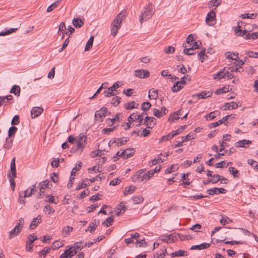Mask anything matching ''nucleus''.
I'll return each instance as SVG.
<instances>
[{"label": "nucleus", "mask_w": 258, "mask_h": 258, "mask_svg": "<svg viewBox=\"0 0 258 258\" xmlns=\"http://www.w3.org/2000/svg\"><path fill=\"white\" fill-rule=\"evenodd\" d=\"M103 94L105 97H110L116 94L115 93H113L112 89L110 88H108L107 90L104 91Z\"/></svg>", "instance_id": "f704fd0d"}, {"label": "nucleus", "mask_w": 258, "mask_h": 258, "mask_svg": "<svg viewBox=\"0 0 258 258\" xmlns=\"http://www.w3.org/2000/svg\"><path fill=\"white\" fill-rule=\"evenodd\" d=\"M73 230V227L67 226L63 228L62 231L66 235H69L70 232Z\"/></svg>", "instance_id": "0e129e2a"}, {"label": "nucleus", "mask_w": 258, "mask_h": 258, "mask_svg": "<svg viewBox=\"0 0 258 258\" xmlns=\"http://www.w3.org/2000/svg\"><path fill=\"white\" fill-rule=\"evenodd\" d=\"M154 175V172L152 170L148 171L146 173H144V179L145 181H148Z\"/></svg>", "instance_id": "49530a36"}, {"label": "nucleus", "mask_w": 258, "mask_h": 258, "mask_svg": "<svg viewBox=\"0 0 258 258\" xmlns=\"http://www.w3.org/2000/svg\"><path fill=\"white\" fill-rule=\"evenodd\" d=\"M132 200L134 204H138L143 201V197L138 196L133 197Z\"/></svg>", "instance_id": "e433bc0d"}, {"label": "nucleus", "mask_w": 258, "mask_h": 258, "mask_svg": "<svg viewBox=\"0 0 258 258\" xmlns=\"http://www.w3.org/2000/svg\"><path fill=\"white\" fill-rule=\"evenodd\" d=\"M116 215L119 216L121 214H123L125 211V204L123 202H121L115 208Z\"/></svg>", "instance_id": "dca6fc26"}, {"label": "nucleus", "mask_w": 258, "mask_h": 258, "mask_svg": "<svg viewBox=\"0 0 258 258\" xmlns=\"http://www.w3.org/2000/svg\"><path fill=\"white\" fill-rule=\"evenodd\" d=\"M220 175L218 174H213L211 179H209V182H211L212 183H216L220 181Z\"/></svg>", "instance_id": "72a5a7b5"}, {"label": "nucleus", "mask_w": 258, "mask_h": 258, "mask_svg": "<svg viewBox=\"0 0 258 258\" xmlns=\"http://www.w3.org/2000/svg\"><path fill=\"white\" fill-rule=\"evenodd\" d=\"M135 76L140 78H147L149 77V71L144 70H138L135 71Z\"/></svg>", "instance_id": "9b49d317"}, {"label": "nucleus", "mask_w": 258, "mask_h": 258, "mask_svg": "<svg viewBox=\"0 0 258 258\" xmlns=\"http://www.w3.org/2000/svg\"><path fill=\"white\" fill-rule=\"evenodd\" d=\"M238 107V103L234 102H231L230 103H226L225 104V110L228 109H236Z\"/></svg>", "instance_id": "5701e85b"}, {"label": "nucleus", "mask_w": 258, "mask_h": 258, "mask_svg": "<svg viewBox=\"0 0 258 258\" xmlns=\"http://www.w3.org/2000/svg\"><path fill=\"white\" fill-rule=\"evenodd\" d=\"M221 3V0H211L209 3V7H218Z\"/></svg>", "instance_id": "2f4dec72"}, {"label": "nucleus", "mask_w": 258, "mask_h": 258, "mask_svg": "<svg viewBox=\"0 0 258 258\" xmlns=\"http://www.w3.org/2000/svg\"><path fill=\"white\" fill-rule=\"evenodd\" d=\"M113 221V219L111 217H110L103 221L102 224L105 225L106 227H108L112 224Z\"/></svg>", "instance_id": "ea45409f"}, {"label": "nucleus", "mask_w": 258, "mask_h": 258, "mask_svg": "<svg viewBox=\"0 0 258 258\" xmlns=\"http://www.w3.org/2000/svg\"><path fill=\"white\" fill-rule=\"evenodd\" d=\"M165 160L164 159L158 157V158H155L152 161V165H156L160 162H162Z\"/></svg>", "instance_id": "bf43d9fd"}, {"label": "nucleus", "mask_w": 258, "mask_h": 258, "mask_svg": "<svg viewBox=\"0 0 258 258\" xmlns=\"http://www.w3.org/2000/svg\"><path fill=\"white\" fill-rule=\"evenodd\" d=\"M73 24L76 28H80L81 27L84 23L83 21L79 18H74L73 20Z\"/></svg>", "instance_id": "a878e982"}, {"label": "nucleus", "mask_w": 258, "mask_h": 258, "mask_svg": "<svg viewBox=\"0 0 258 258\" xmlns=\"http://www.w3.org/2000/svg\"><path fill=\"white\" fill-rule=\"evenodd\" d=\"M50 248L49 247H45L39 252V255L40 257L42 256L43 258H44L46 254L50 252Z\"/></svg>", "instance_id": "7c9ffc66"}, {"label": "nucleus", "mask_w": 258, "mask_h": 258, "mask_svg": "<svg viewBox=\"0 0 258 258\" xmlns=\"http://www.w3.org/2000/svg\"><path fill=\"white\" fill-rule=\"evenodd\" d=\"M89 184H90V183L89 182L88 179L85 178L82 181V182L81 183V185H78L76 186V189L77 190H80L81 189H82L83 188H85Z\"/></svg>", "instance_id": "393cba45"}, {"label": "nucleus", "mask_w": 258, "mask_h": 258, "mask_svg": "<svg viewBox=\"0 0 258 258\" xmlns=\"http://www.w3.org/2000/svg\"><path fill=\"white\" fill-rule=\"evenodd\" d=\"M216 75H217V76H218L219 78V79H222V78H225V76H226V68H224V69L223 70V71H221L219 72V73H218Z\"/></svg>", "instance_id": "3c124183"}, {"label": "nucleus", "mask_w": 258, "mask_h": 258, "mask_svg": "<svg viewBox=\"0 0 258 258\" xmlns=\"http://www.w3.org/2000/svg\"><path fill=\"white\" fill-rule=\"evenodd\" d=\"M147 114L145 112H143L142 114H139L137 117V120H139V123L137 125V126H140L142 124L143 120L144 115Z\"/></svg>", "instance_id": "603ef678"}, {"label": "nucleus", "mask_w": 258, "mask_h": 258, "mask_svg": "<svg viewBox=\"0 0 258 258\" xmlns=\"http://www.w3.org/2000/svg\"><path fill=\"white\" fill-rule=\"evenodd\" d=\"M229 172L233 175L234 177H238V176L237 175V174L239 172V171L235 169L233 167H231L229 168Z\"/></svg>", "instance_id": "a19ab883"}, {"label": "nucleus", "mask_w": 258, "mask_h": 258, "mask_svg": "<svg viewBox=\"0 0 258 258\" xmlns=\"http://www.w3.org/2000/svg\"><path fill=\"white\" fill-rule=\"evenodd\" d=\"M61 1V0H57L54 2L52 4H51L50 6H49L47 8V12H50L52 11H53V9H54L55 8L57 7L59 5Z\"/></svg>", "instance_id": "bb28decb"}, {"label": "nucleus", "mask_w": 258, "mask_h": 258, "mask_svg": "<svg viewBox=\"0 0 258 258\" xmlns=\"http://www.w3.org/2000/svg\"><path fill=\"white\" fill-rule=\"evenodd\" d=\"M135 102L132 101L127 103L125 105V108L126 109H132L134 108H137V107L135 106Z\"/></svg>", "instance_id": "4d7b16f0"}, {"label": "nucleus", "mask_w": 258, "mask_h": 258, "mask_svg": "<svg viewBox=\"0 0 258 258\" xmlns=\"http://www.w3.org/2000/svg\"><path fill=\"white\" fill-rule=\"evenodd\" d=\"M183 47L184 48L183 52L187 55H193L195 53H190L189 51H193L195 49L198 48L199 47V45L198 42H194L192 43V46L189 48H187L188 46H187V44H183Z\"/></svg>", "instance_id": "6e6552de"}, {"label": "nucleus", "mask_w": 258, "mask_h": 258, "mask_svg": "<svg viewBox=\"0 0 258 258\" xmlns=\"http://www.w3.org/2000/svg\"><path fill=\"white\" fill-rule=\"evenodd\" d=\"M18 29L17 28H10L8 30H6L5 32H0V36H6L7 35H9L12 33L15 32Z\"/></svg>", "instance_id": "4c0bfd02"}, {"label": "nucleus", "mask_w": 258, "mask_h": 258, "mask_svg": "<svg viewBox=\"0 0 258 258\" xmlns=\"http://www.w3.org/2000/svg\"><path fill=\"white\" fill-rule=\"evenodd\" d=\"M251 143L250 140H242L236 143V146L237 147L245 148V145L250 144Z\"/></svg>", "instance_id": "b1692460"}, {"label": "nucleus", "mask_w": 258, "mask_h": 258, "mask_svg": "<svg viewBox=\"0 0 258 258\" xmlns=\"http://www.w3.org/2000/svg\"><path fill=\"white\" fill-rule=\"evenodd\" d=\"M135 189V186H134L133 185H131L129 187L125 188L124 191V194L125 195H126L127 194H132V192H134Z\"/></svg>", "instance_id": "37998d69"}, {"label": "nucleus", "mask_w": 258, "mask_h": 258, "mask_svg": "<svg viewBox=\"0 0 258 258\" xmlns=\"http://www.w3.org/2000/svg\"><path fill=\"white\" fill-rule=\"evenodd\" d=\"M41 222V218L40 215H38L37 217L34 218L32 221L31 222L29 228L30 229H34L36 226Z\"/></svg>", "instance_id": "a211bd4d"}, {"label": "nucleus", "mask_w": 258, "mask_h": 258, "mask_svg": "<svg viewBox=\"0 0 258 258\" xmlns=\"http://www.w3.org/2000/svg\"><path fill=\"white\" fill-rule=\"evenodd\" d=\"M124 152H125V156H124V159H125L132 156L135 153V151L133 148H130L124 150Z\"/></svg>", "instance_id": "c85d7f7f"}, {"label": "nucleus", "mask_w": 258, "mask_h": 258, "mask_svg": "<svg viewBox=\"0 0 258 258\" xmlns=\"http://www.w3.org/2000/svg\"><path fill=\"white\" fill-rule=\"evenodd\" d=\"M96 227L97 225L96 224L95 220H94V222L90 223L88 229L90 231V232H93L96 229Z\"/></svg>", "instance_id": "09e8293b"}, {"label": "nucleus", "mask_w": 258, "mask_h": 258, "mask_svg": "<svg viewBox=\"0 0 258 258\" xmlns=\"http://www.w3.org/2000/svg\"><path fill=\"white\" fill-rule=\"evenodd\" d=\"M110 113L108 112L106 107H103L99 110L95 112V120L98 121L99 122H101L102 121V117H105L107 116L108 114H109Z\"/></svg>", "instance_id": "423d86ee"}, {"label": "nucleus", "mask_w": 258, "mask_h": 258, "mask_svg": "<svg viewBox=\"0 0 258 258\" xmlns=\"http://www.w3.org/2000/svg\"><path fill=\"white\" fill-rule=\"evenodd\" d=\"M194 40V35L192 34L188 35L187 38H186V43L184 44H187V45H189V44L192 43Z\"/></svg>", "instance_id": "5fc2aeb1"}, {"label": "nucleus", "mask_w": 258, "mask_h": 258, "mask_svg": "<svg viewBox=\"0 0 258 258\" xmlns=\"http://www.w3.org/2000/svg\"><path fill=\"white\" fill-rule=\"evenodd\" d=\"M90 191L88 189L84 190L83 191L81 192L80 196L79 197V199H83L85 197L88 196L89 195Z\"/></svg>", "instance_id": "338daca9"}, {"label": "nucleus", "mask_w": 258, "mask_h": 258, "mask_svg": "<svg viewBox=\"0 0 258 258\" xmlns=\"http://www.w3.org/2000/svg\"><path fill=\"white\" fill-rule=\"evenodd\" d=\"M120 100L121 98L117 96L115 97L112 99L111 104H112L114 106H117L118 104L120 103Z\"/></svg>", "instance_id": "a18cd8bd"}, {"label": "nucleus", "mask_w": 258, "mask_h": 258, "mask_svg": "<svg viewBox=\"0 0 258 258\" xmlns=\"http://www.w3.org/2000/svg\"><path fill=\"white\" fill-rule=\"evenodd\" d=\"M257 16V14L252 13V14H242L240 16V17L242 19H253L256 18Z\"/></svg>", "instance_id": "473e14b6"}, {"label": "nucleus", "mask_w": 258, "mask_h": 258, "mask_svg": "<svg viewBox=\"0 0 258 258\" xmlns=\"http://www.w3.org/2000/svg\"><path fill=\"white\" fill-rule=\"evenodd\" d=\"M148 97L150 99L156 100L158 98L157 91L154 88L149 90Z\"/></svg>", "instance_id": "4be33fe9"}, {"label": "nucleus", "mask_w": 258, "mask_h": 258, "mask_svg": "<svg viewBox=\"0 0 258 258\" xmlns=\"http://www.w3.org/2000/svg\"><path fill=\"white\" fill-rule=\"evenodd\" d=\"M43 211L45 213H47V214L49 215L51 213H54L55 210L53 208H52L50 205H46L44 207Z\"/></svg>", "instance_id": "58836bf2"}, {"label": "nucleus", "mask_w": 258, "mask_h": 258, "mask_svg": "<svg viewBox=\"0 0 258 258\" xmlns=\"http://www.w3.org/2000/svg\"><path fill=\"white\" fill-rule=\"evenodd\" d=\"M10 93L14 94L15 95H18L19 96L20 93V87L16 85L13 86L10 90Z\"/></svg>", "instance_id": "c756f323"}, {"label": "nucleus", "mask_w": 258, "mask_h": 258, "mask_svg": "<svg viewBox=\"0 0 258 258\" xmlns=\"http://www.w3.org/2000/svg\"><path fill=\"white\" fill-rule=\"evenodd\" d=\"M246 54L249 57L258 58V52L249 51H247Z\"/></svg>", "instance_id": "69168bd1"}, {"label": "nucleus", "mask_w": 258, "mask_h": 258, "mask_svg": "<svg viewBox=\"0 0 258 258\" xmlns=\"http://www.w3.org/2000/svg\"><path fill=\"white\" fill-rule=\"evenodd\" d=\"M19 116L18 115H15L11 121V124L13 125H17L19 123Z\"/></svg>", "instance_id": "680f3d73"}, {"label": "nucleus", "mask_w": 258, "mask_h": 258, "mask_svg": "<svg viewBox=\"0 0 258 258\" xmlns=\"http://www.w3.org/2000/svg\"><path fill=\"white\" fill-rule=\"evenodd\" d=\"M24 224V220L23 218H21L15 227L9 232V238L11 239L13 237L18 235L22 230Z\"/></svg>", "instance_id": "20e7f679"}, {"label": "nucleus", "mask_w": 258, "mask_h": 258, "mask_svg": "<svg viewBox=\"0 0 258 258\" xmlns=\"http://www.w3.org/2000/svg\"><path fill=\"white\" fill-rule=\"evenodd\" d=\"M77 147L75 149V151L78 150H83V149L86 146V137L83 134H81L79 135L77 139Z\"/></svg>", "instance_id": "39448f33"}, {"label": "nucleus", "mask_w": 258, "mask_h": 258, "mask_svg": "<svg viewBox=\"0 0 258 258\" xmlns=\"http://www.w3.org/2000/svg\"><path fill=\"white\" fill-rule=\"evenodd\" d=\"M228 91V89L226 87H223L220 89H217L215 92V93L217 95H219L223 93H226Z\"/></svg>", "instance_id": "8fccbe9b"}, {"label": "nucleus", "mask_w": 258, "mask_h": 258, "mask_svg": "<svg viewBox=\"0 0 258 258\" xmlns=\"http://www.w3.org/2000/svg\"><path fill=\"white\" fill-rule=\"evenodd\" d=\"M127 142V140L124 139L123 138L120 139H115L113 140H111L109 142V146L112 145L114 143L116 144L117 146L124 145Z\"/></svg>", "instance_id": "4468645a"}, {"label": "nucleus", "mask_w": 258, "mask_h": 258, "mask_svg": "<svg viewBox=\"0 0 258 258\" xmlns=\"http://www.w3.org/2000/svg\"><path fill=\"white\" fill-rule=\"evenodd\" d=\"M35 187L36 184H34L31 187H30L29 189H27L25 191H23V197L26 198L31 196V195L33 194V191L35 190Z\"/></svg>", "instance_id": "aec40b11"}, {"label": "nucleus", "mask_w": 258, "mask_h": 258, "mask_svg": "<svg viewBox=\"0 0 258 258\" xmlns=\"http://www.w3.org/2000/svg\"><path fill=\"white\" fill-rule=\"evenodd\" d=\"M154 12L151 5L149 4L146 6L144 7V10L141 13L139 18L140 22L142 23L143 22L149 20L152 16Z\"/></svg>", "instance_id": "f03ea898"}, {"label": "nucleus", "mask_w": 258, "mask_h": 258, "mask_svg": "<svg viewBox=\"0 0 258 258\" xmlns=\"http://www.w3.org/2000/svg\"><path fill=\"white\" fill-rule=\"evenodd\" d=\"M210 246V244L209 243H201V244H199V245H192L190 249H196V250L204 249H206V248L209 247Z\"/></svg>", "instance_id": "6ab92c4d"}, {"label": "nucleus", "mask_w": 258, "mask_h": 258, "mask_svg": "<svg viewBox=\"0 0 258 258\" xmlns=\"http://www.w3.org/2000/svg\"><path fill=\"white\" fill-rule=\"evenodd\" d=\"M37 239L36 236L34 235V234H30L28 236V240L27 241V246L26 249L27 251H31L32 250L33 243L35 240Z\"/></svg>", "instance_id": "9d476101"}, {"label": "nucleus", "mask_w": 258, "mask_h": 258, "mask_svg": "<svg viewBox=\"0 0 258 258\" xmlns=\"http://www.w3.org/2000/svg\"><path fill=\"white\" fill-rule=\"evenodd\" d=\"M205 50L204 49L198 53V56L199 57V59L201 62L204 61V60L205 59Z\"/></svg>", "instance_id": "13d9d810"}, {"label": "nucleus", "mask_w": 258, "mask_h": 258, "mask_svg": "<svg viewBox=\"0 0 258 258\" xmlns=\"http://www.w3.org/2000/svg\"><path fill=\"white\" fill-rule=\"evenodd\" d=\"M149 128H151L156 124L155 118L153 117H151L148 121Z\"/></svg>", "instance_id": "774afa93"}, {"label": "nucleus", "mask_w": 258, "mask_h": 258, "mask_svg": "<svg viewBox=\"0 0 258 258\" xmlns=\"http://www.w3.org/2000/svg\"><path fill=\"white\" fill-rule=\"evenodd\" d=\"M207 192L210 195H213L214 194L218 195L219 194H225L226 192V190L223 188H211L207 190Z\"/></svg>", "instance_id": "ddd939ff"}, {"label": "nucleus", "mask_w": 258, "mask_h": 258, "mask_svg": "<svg viewBox=\"0 0 258 258\" xmlns=\"http://www.w3.org/2000/svg\"><path fill=\"white\" fill-rule=\"evenodd\" d=\"M229 116H230L229 115L225 116L223 117L221 119L218 120V121L212 123L209 125L210 127V128L215 127L222 123H224L225 125H227L228 122H227L226 123H225V122L227 120V119Z\"/></svg>", "instance_id": "2eb2a0df"}, {"label": "nucleus", "mask_w": 258, "mask_h": 258, "mask_svg": "<svg viewBox=\"0 0 258 258\" xmlns=\"http://www.w3.org/2000/svg\"><path fill=\"white\" fill-rule=\"evenodd\" d=\"M153 114L155 116L158 118H160L162 116V111L156 108L153 109Z\"/></svg>", "instance_id": "e2e57ef3"}, {"label": "nucleus", "mask_w": 258, "mask_h": 258, "mask_svg": "<svg viewBox=\"0 0 258 258\" xmlns=\"http://www.w3.org/2000/svg\"><path fill=\"white\" fill-rule=\"evenodd\" d=\"M190 81V77L189 75H185L182 77L180 81H177L172 87L173 92H177L183 87V85L186 84V81Z\"/></svg>", "instance_id": "7ed1b4c3"}, {"label": "nucleus", "mask_w": 258, "mask_h": 258, "mask_svg": "<svg viewBox=\"0 0 258 258\" xmlns=\"http://www.w3.org/2000/svg\"><path fill=\"white\" fill-rule=\"evenodd\" d=\"M43 111V108L39 107H34L31 111V114L32 118H34L38 116Z\"/></svg>", "instance_id": "f3484780"}, {"label": "nucleus", "mask_w": 258, "mask_h": 258, "mask_svg": "<svg viewBox=\"0 0 258 258\" xmlns=\"http://www.w3.org/2000/svg\"><path fill=\"white\" fill-rule=\"evenodd\" d=\"M206 22L209 26H213L216 23V14L211 10L207 15Z\"/></svg>", "instance_id": "0eeeda50"}, {"label": "nucleus", "mask_w": 258, "mask_h": 258, "mask_svg": "<svg viewBox=\"0 0 258 258\" xmlns=\"http://www.w3.org/2000/svg\"><path fill=\"white\" fill-rule=\"evenodd\" d=\"M212 94V92L210 91H204L201 93L197 94L196 96H198L199 99H204L211 96Z\"/></svg>", "instance_id": "412c9836"}, {"label": "nucleus", "mask_w": 258, "mask_h": 258, "mask_svg": "<svg viewBox=\"0 0 258 258\" xmlns=\"http://www.w3.org/2000/svg\"><path fill=\"white\" fill-rule=\"evenodd\" d=\"M179 118V116H177V113L175 112L171 114L168 119L171 122H174L175 120Z\"/></svg>", "instance_id": "864d4df0"}, {"label": "nucleus", "mask_w": 258, "mask_h": 258, "mask_svg": "<svg viewBox=\"0 0 258 258\" xmlns=\"http://www.w3.org/2000/svg\"><path fill=\"white\" fill-rule=\"evenodd\" d=\"M175 48L173 46H168L167 48H165L164 50V51L166 54L172 53L174 52Z\"/></svg>", "instance_id": "6e6d98bb"}, {"label": "nucleus", "mask_w": 258, "mask_h": 258, "mask_svg": "<svg viewBox=\"0 0 258 258\" xmlns=\"http://www.w3.org/2000/svg\"><path fill=\"white\" fill-rule=\"evenodd\" d=\"M94 38L93 37L91 36L89 39L88 40V42L86 44V45L85 48V51H88L91 47H92L93 43Z\"/></svg>", "instance_id": "c9c22d12"}, {"label": "nucleus", "mask_w": 258, "mask_h": 258, "mask_svg": "<svg viewBox=\"0 0 258 258\" xmlns=\"http://www.w3.org/2000/svg\"><path fill=\"white\" fill-rule=\"evenodd\" d=\"M17 130H18L17 127L14 126L10 127L9 129V131H8L9 137L10 138V137H12L16 133Z\"/></svg>", "instance_id": "79ce46f5"}, {"label": "nucleus", "mask_w": 258, "mask_h": 258, "mask_svg": "<svg viewBox=\"0 0 258 258\" xmlns=\"http://www.w3.org/2000/svg\"><path fill=\"white\" fill-rule=\"evenodd\" d=\"M40 186V192H42V190L46 188H50L49 187V181L47 179L40 182L39 184Z\"/></svg>", "instance_id": "cd10ccee"}, {"label": "nucleus", "mask_w": 258, "mask_h": 258, "mask_svg": "<svg viewBox=\"0 0 258 258\" xmlns=\"http://www.w3.org/2000/svg\"><path fill=\"white\" fill-rule=\"evenodd\" d=\"M126 16L125 12H121L118 14L116 18L112 21L111 25V34L113 36H115L117 33L118 30L120 29L123 20Z\"/></svg>", "instance_id": "f257e3e1"}, {"label": "nucleus", "mask_w": 258, "mask_h": 258, "mask_svg": "<svg viewBox=\"0 0 258 258\" xmlns=\"http://www.w3.org/2000/svg\"><path fill=\"white\" fill-rule=\"evenodd\" d=\"M144 170H140L137 171L136 174L133 177V181L139 180L140 182L145 181V179H144Z\"/></svg>", "instance_id": "f8f14e48"}, {"label": "nucleus", "mask_w": 258, "mask_h": 258, "mask_svg": "<svg viewBox=\"0 0 258 258\" xmlns=\"http://www.w3.org/2000/svg\"><path fill=\"white\" fill-rule=\"evenodd\" d=\"M23 191H20L19 192V199L18 200V202L20 204H21L22 205H24L25 204V200L23 199Z\"/></svg>", "instance_id": "052dcab7"}, {"label": "nucleus", "mask_w": 258, "mask_h": 258, "mask_svg": "<svg viewBox=\"0 0 258 258\" xmlns=\"http://www.w3.org/2000/svg\"><path fill=\"white\" fill-rule=\"evenodd\" d=\"M151 105L149 102H143L141 105V109L144 111H147Z\"/></svg>", "instance_id": "c03bdc74"}, {"label": "nucleus", "mask_w": 258, "mask_h": 258, "mask_svg": "<svg viewBox=\"0 0 258 258\" xmlns=\"http://www.w3.org/2000/svg\"><path fill=\"white\" fill-rule=\"evenodd\" d=\"M83 246L82 245L81 243L76 242L71 248H72L73 249H75L77 252L79 249L81 250L83 248Z\"/></svg>", "instance_id": "de8ad7c7"}, {"label": "nucleus", "mask_w": 258, "mask_h": 258, "mask_svg": "<svg viewBox=\"0 0 258 258\" xmlns=\"http://www.w3.org/2000/svg\"><path fill=\"white\" fill-rule=\"evenodd\" d=\"M76 253L77 251L70 247L65 250L64 252L60 255L59 258H71Z\"/></svg>", "instance_id": "1a4fd4ad"}]
</instances>
